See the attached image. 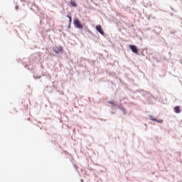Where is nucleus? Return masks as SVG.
Returning <instances> with one entry per match:
<instances>
[{
	"label": "nucleus",
	"instance_id": "obj_1",
	"mask_svg": "<svg viewBox=\"0 0 182 182\" xmlns=\"http://www.w3.org/2000/svg\"><path fill=\"white\" fill-rule=\"evenodd\" d=\"M74 25L76 26V28H78V29H83V25H82V22H80V21H79L77 18L74 20Z\"/></svg>",
	"mask_w": 182,
	"mask_h": 182
},
{
	"label": "nucleus",
	"instance_id": "obj_2",
	"mask_svg": "<svg viewBox=\"0 0 182 182\" xmlns=\"http://www.w3.org/2000/svg\"><path fill=\"white\" fill-rule=\"evenodd\" d=\"M53 52H55V53H62V52H63V48H62V46H58V47H55L53 49Z\"/></svg>",
	"mask_w": 182,
	"mask_h": 182
},
{
	"label": "nucleus",
	"instance_id": "obj_3",
	"mask_svg": "<svg viewBox=\"0 0 182 182\" xmlns=\"http://www.w3.org/2000/svg\"><path fill=\"white\" fill-rule=\"evenodd\" d=\"M129 49H131L133 53H139V49H137V47L136 46L129 45Z\"/></svg>",
	"mask_w": 182,
	"mask_h": 182
},
{
	"label": "nucleus",
	"instance_id": "obj_4",
	"mask_svg": "<svg viewBox=\"0 0 182 182\" xmlns=\"http://www.w3.org/2000/svg\"><path fill=\"white\" fill-rule=\"evenodd\" d=\"M95 28L97 31V32L101 33V35H105V31H103V29H102V26L97 25L96 26Z\"/></svg>",
	"mask_w": 182,
	"mask_h": 182
},
{
	"label": "nucleus",
	"instance_id": "obj_5",
	"mask_svg": "<svg viewBox=\"0 0 182 182\" xmlns=\"http://www.w3.org/2000/svg\"><path fill=\"white\" fill-rule=\"evenodd\" d=\"M173 110H174L175 113H177V114L181 113V109H180V107H178V106L175 107L173 108Z\"/></svg>",
	"mask_w": 182,
	"mask_h": 182
},
{
	"label": "nucleus",
	"instance_id": "obj_6",
	"mask_svg": "<svg viewBox=\"0 0 182 182\" xmlns=\"http://www.w3.org/2000/svg\"><path fill=\"white\" fill-rule=\"evenodd\" d=\"M70 5H71V6H74V7L77 6V4H76V1H75L73 0H71Z\"/></svg>",
	"mask_w": 182,
	"mask_h": 182
},
{
	"label": "nucleus",
	"instance_id": "obj_7",
	"mask_svg": "<svg viewBox=\"0 0 182 182\" xmlns=\"http://www.w3.org/2000/svg\"><path fill=\"white\" fill-rule=\"evenodd\" d=\"M67 18H69V22H70V23H72V16L68 15V16H67Z\"/></svg>",
	"mask_w": 182,
	"mask_h": 182
},
{
	"label": "nucleus",
	"instance_id": "obj_8",
	"mask_svg": "<svg viewBox=\"0 0 182 182\" xmlns=\"http://www.w3.org/2000/svg\"><path fill=\"white\" fill-rule=\"evenodd\" d=\"M15 9H19V6H16Z\"/></svg>",
	"mask_w": 182,
	"mask_h": 182
},
{
	"label": "nucleus",
	"instance_id": "obj_9",
	"mask_svg": "<svg viewBox=\"0 0 182 182\" xmlns=\"http://www.w3.org/2000/svg\"><path fill=\"white\" fill-rule=\"evenodd\" d=\"M154 120V122H157V119H153Z\"/></svg>",
	"mask_w": 182,
	"mask_h": 182
},
{
	"label": "nucleus",
	"instance_id": "obj_10",
	"mask_svg": "<svg viewBox=\"0 0 182 182\" xmlns=\"http://www.w3.org/2000/svg\"><path fill=\"white\" fill-rule=\"evenodd\" d=\"M159 29H160V31H161V28H159Z\"/></svg>",
	"mask_w": 182,
	"mask_h": 182
},
{
	"label": "nucleus",
	"instance_id": "obj_11",
	"mask_svg": "<svg viewBox=\"0 0 182 182\" xmlns=\"http://www.w3.org/2000/svg\"><path fill=\"white\" fill-rule=\"evenodd\" d=\"M158 122H160V123H161V121H158Z\"/></svg>",
	"mask_w": 182,
	"mask_h": 182
}]
</instances>
